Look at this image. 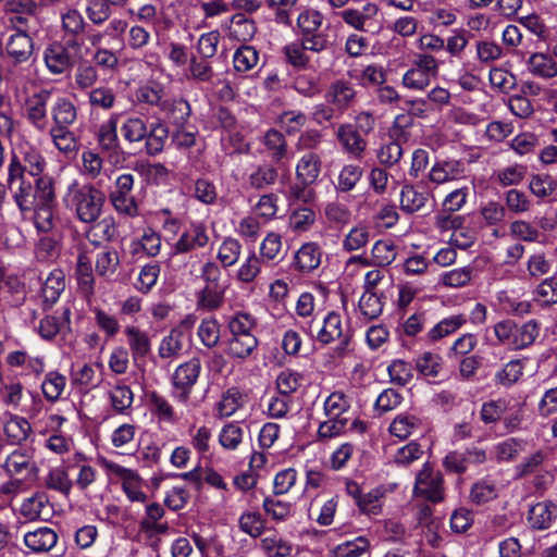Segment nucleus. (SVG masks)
<instances>
[{"instance_id": "nucleus-49", "label": "nucleus", "mask_w": 557, "mask_h": 557, "mask_svg": "<svg viewBox=\"0 0 557 557\" xmlns=\"http://www.w3.org/2000/svg\"><path fill=\"white\" fill-rule=\"evenodd\" d=\"M50 506L48 497L45 493H36L29 498L25 499L21 505V513L30 521L39 519L44 522L48 521V518H42V511H49Z\"/></svg>"}, {"instance_id": "nucleus-40", "label": "nucleus", "mask_w": 557, "mask_h": 557, "mask_svg": "<svg viewBox=\"0 0 557 557\" xmlns=\"http://www.w3.org/2000/svg\"><path fill=\"white\" fill-rule=\"evenodd\" d=\"M456 21V15L450 11L443 8H437L434 10H422V15L420 16V23H422V29L425 30H435L438 27H445L454 24Z\"/></svg>"}, {"instance_id": "nucleus-63", "label": "nucleus", "mask_w": 557, "mask_h": 557, "mask_svg": "<svg viewBox=\"0 0 557 557\" xmlns=\"http://www.w3.org/2000/svg\"><path fill=\"white\" fill-rule=\"evenodd\" d=\"M120 264V257L115 249H103L97 253L96 271L103 277L112 276Z\"/></svg>"}, {"instance_id": "nucleus-18", "label": "nucleus", "mask_w": 557, "mask_h": 557, "mask_svg": "<svg viewBox=\"0 0 557 557\" xmlns=\"http://www.w3.org/2000/svg\"><path fill=\"white\" fill-rule=\"evenodd\" d=\"M420 498H424L433 504L443 500L444 491L442 486V475L438 471H433L429 463H425L420 471Z\"/></svg>"}, {"instance_id": "nucleus-11", "label": "nucleus", "mask_w": 557, "mask_h": 557, "mask_svg": "<svg viewBox=\"0 0 557 557\" xmlns=\"http://www.w3.org/2000/svg\"><path fill=\"white\" fill-rule=\"evenodd\" d=\"M1 467L9 476L24 475L29 478L38 472L33 453L23 448H16L8 455Z\"/></svg>"}, {"instance_id": "nucleus-10", "label": "nucleus", "mask_w": 557, "mask_h": 557, "mask_svg": "<svg viewBox=\"0 0 557 557\" xmlns=\"http://www.w3.org/2000/svg\"><path fill=\"white\" fill-rule=\"evenodd\" d=\"M207 226L201 222H191L178 236L173 246L174 253H187L209 244Z\"/></svg>"}, {"instance_id": "nucleus-31", "label": "nucleus", "mask_w": 557, "mask_h": 557, "mask_svg": "<svg viewBox=\"0 0 557 557\" xmlns=\"http://www.w3.org/2000/svg\"><path fill=\"white\" fill-rule=\"evenodd\" d=\"M51 116L53 121L51 127L70 128L77 120V109L70 99L59 97L51 107Z\"/></svg>"}, {"instance_id": "nucleus-52", "label": "nucleus", "mask_w": 557, "mask_h": 557, "mask_svg": "<svg viewBox=\"0 0 557 557\" xmlns=\"http://www.w3.org/2000/svg\"><path fill=\"white\" fill-rule=\"evenodd\" d=\"M244 435V428L238 422H228L220 430L218 441L224 449L233 451L243 443Z\"/></svg>"}, {"instance_id": "nucleus-13", "label": "nucleus", "mask_w": 557, "mask_h": 557, "mask_svg": "<svg viewBox=\"0 0 557 557\" xmlns=\"http://www.w3.org/2000/svg\"><path fill=\"white\" fill-rule=\"evenodd\" d=\"M335 137L343 150L354 159L361 158L367 148V140L354 124H341L335 132Z\"/></svg>"}, {"instance_id": "nucleus-25", "label": "nucleus", "mask_w": 557, "mask_h": 557, "mask_svg": "<svg viewBox=\"0 0 557 557\" xmlns=\"http://www.w3.org/2000/svg\"><path fill=\"white\" fill-rule=\"evenodd\" d=\"M397 288L398 297L395 301L396 314L399 315L400 319H404L406 314L417 311L416 307L418 305V286L414 282L400 278Z\"/></svg>"}, {"instance_id": "nucleus-2", "label": "nucleus", "mask_w": 557, "mask_h": 557, "mask_svg": "<svg viewBox=\"0 0 557 557\" xmlns=\"http://www.w3.org/2000/svg\"><path fill=\"white\" fill-rule=\"evenodd\" d=\"M34 54L33 38L26 32L12 33L4 46V60L7 63L5 76L12 83H22L23 69L18 65L28 62Z\"/></svg>"}, {"instance_id": "nucleus-24", "label": "nucleus", "mask_w": 557, "mask_h": 557, "mask_svg": "<svg viewBox=\"0 0 557 557\" xmlns=\"http://www.w3.org/2000/svg\"><path fill=\"white\" fill-rule=\"evenodd\" d=\"M258 346V337L230 336L226 342L225 354L232 360L245 361L252 357Z\"/></svg>"}, {"instance_id": "nucleus-60", "label": "nucleus", "mask_w": 557, "mask_h": 557, "mask_svg": "<svg viewBox=\"0 0 557 557\" xmlns=\"http://www.w3.org/2000/svg\"><path fill=\"white\" fill-rule=\"evenodd\" d=\"M304 374L293 369L282 370L276 377L277 392L290 397L304 383Z\"/></svg>"}, {"instance_id": "nucleus-58", "label": "nucleus", "mask_w": 557, "mask_h": 557, "mask_svg": "<svg viewBox=\"0 0 557 557\" xmlns=\"http://www.w3.org/2000/svg\"><path fill=\"white\" fill-rule=\"evenodd\" d=\"M350 398L343 391L331 393L324 400V412L329 418H345L344 414L350 409Z\"/></svg>"}, {"instance_id": "nucleus-50", "label": "nucleus", "mask_w": 557, "mask_h": 557, "mask_svg": "<svg viewBox=\"0 0 557 557\" xmlns=\"http://www.w3.org/2000/svg\"><path fill=\"white\" fill-rule=\"evenodd\" d=\"M466 323V318L461 314L450 315L441 320L426 334L429 342H436L459 330Z\"/></svg>"}, {"instance_id": "nucleus-32", "label": "nucleus", "mask_w": 557, "mask_h": 557, "mask_svg": "<svg viewBox=\"0 0 557 557\" xmlns=\"http://www.w3.org/2000/svg\"><path fill=\"white\" fill-rule=\"evenodd\" d=\"M185 334L181 327H173L168 335L162 337L158 347V356L161 359H176L184 349Z\"/></svg>"}, {"instance_id": "nucleus-28", "label": "nucleus", "mask_w": 557, "mask_h": 557, "mask_svg": "<svg viewBox=\"0 0 557 557\" xmlns=\"http://www.w3.org/2000/svg\"><path fill=\"white\" fill-rule=\"evenodd\" d=\"M75 276L81 293L91 297L95 294V276L91 259L86 252H81L77 257Z\"/></svg>"}, {"instance_id": "nucleus-12", "label": "nucleus", "mask_w": 557, "mask_h": 557, "mask_svg": "<svg viewBox=\"0 0 557 557\" xmlns=\"http://www.w3.org/2000/svg\"><path fill=\"white\" fill-rule=\"evenodd\" d=\"M2 428L8 442L12 445H22L33 432L29 421L12 411L3 412Z\"/></svg>"}, {"instance_id": "nucleus-62", "label": "nucleus", "mask_w": 557, "mask_h": 557, "mask_svg": "<svg viewBox=\"0 0 557 557\" xmlns=\"http://www.w3.org/2000/svg\"><path fill=\"white\" fill-rule=\"evenodd\" d=\"M86 225L90 227L88 235H92L99 240L111 242L117 235L115 219L111 215L100 216L96 222Z\"/></svg>"}, {"instance_id": "nucleus-6", "label": "nucleus", "mask_w": 557, "mask_h": 557, "mask_svg": "<svg viewBox=\"0 0 557 557\" xmlns=\"http://www.w3.org/2000/svg\"><path fill=\"white\" fill-rule=\"evenodd\" d=\"M312 322L313 320L309 321L307 325L302 326V330L311 338L315 339L323 346L344 337H352L349 326L344 324L342 315L336 311H330L325 314L322 321V326L319 329L317 334H313L312 332Z\"/></svg>"}, {"instance_id": "nucleus-23", "label": "nucleus", "mask_w": 557, "mask_h": 557, "mask_svg": "<svg viewBox=\"0 0 557 557\" xmlns=\"http://www.w3.org/2000/svg\"><path fill=\"white\" fill-rule=\"evenodd\" d=\"M42 485L47 490L57 492L64 497H69L74 487L67 469L62 466L49 468L42 478Z\"/></svg>"}, {"instance_id": "nucleus-14", "label": "nucleus", "mask_w": 557, "mask_h": 557, "mask_svg": "<svg viewBox=\"0 0 557 557\" xmlns=\"http://www.w3.org/2000/svg\"><path fill=\"white\" fill-rule=\"evenodd\" d=\"M67 47L61 42H53L45 49L44 61L51 74L60 75L72 69L74 58Z\"/></svg>"}, {"instance_id": "nucleus-34", "label": "nucleus", "mask_w": 557, "mask_h": 557, "mask_svg": "<svg viewBox=\"0 0 557 557\" xmlns=\"http://www.w3.org/2000/svg\"><path fill=\"white\" fill-rule=\"evenodd\" d=\"M161 249V236L151 227L143 231L139 238L131 243V252L133 255L144 253L147 257H156Z\"/></svg>"}, {"instance_id": "nucleus-51", "label": "nucleus", "mask_w": 557, "mask_h": 557, "mask_svg": "<svg viewBox=\"0 0 557 557\" xmlns=\"http://www.w3.org/2000/svg\"><path fill=\"white\" fill-rule=\"evenodd\" d=\"M255 22L243 13L234 14L230 22V36L238 41H248L256 34Z\"/></svg>"}, {"instance_id": "nucleus-39", "label": "nucleus", "mask_w": 557, "mask_h": 557, "mask_svg": "<svg viewBox=\"0 0 557 557\" xmlns=\"http://www.w3.org/2000/svg\"><path fill=\"white\" fill-rule=\"evenodd\" d=\"M20 182L17 188L13 191V199L23 218H27L37 206L36 195L34 194L30 182L24 177L17 178Z\"/></svg>"}, {"instance_id": "nucleus-64", "label": "nucleus", "mask_w": 557, "mask_h": 557, "mask_svg": "<svg viewBox=\"0 0 557 557\" xmlns=\"http://www.w3.org/2000/svg\"><path fill=\"white\" fill-rule=\"evenodd\" d=\"M506 209L513 214H523L532 209V201L528 195L519 189L512 188L504 196Z\"/></svg>"}, {"instance_id": "nucleus-19", "label": "nucleus", "mask_w": 557, "mask_h": 557, "mask_svg": "<svg viewBox=\"0 0 557 557\" xmlns=\"http://www.w3.org/2000/svg\"><path fill=\"white\" fill-rule=\"evenodd\" d=\"M123 332L126 337L132 358L135 361L145 359L151 351V339L149 334L134 324L126 325Z\"/></svg>"}, {"instance_id": "nucleus-41", "label": "nucleus", "mask_w": 557, "mask_h": 557, "mask_svg": "<svg viewBox=\"0 0 557 557\" xmlns=\"http://www.w3.org/2000/svg\"><path fill=\"white\" fill-rule=\"evenodd\" d=\"M169 128L161 122L151 123L149 125L147 137L145 138V149L148 156L159 154L168 140Z\"/></svg>"}, {"instance_id": "nucleus-53", "label": "nucleus", "mask_w": 557, "mask_h": 557, "mask_svg": "<svg viewBox=\"0 0 557 557\" xmlns=\"http://www.w3.org/2000/svg\"><path fill=\"white\" fill-rule=\"evenodd\" d=\"M258 50L248 45H244L236 49L233 55L234 70L238 73H246L255 69L259 63Z\"/></svg>"}, {"instance_id": "nucleus-26", "label": "nucleus", "mask_w": 557, "mask_h": 557, "mask_svg": "<svg viewBox=\"0 0 557 557\" xmlns=\"http://www.w3.org/2000/svg\"><path fill=\"white\" fill-rule=\"evenodd\" d=\"M225 285H203L196 293V308L203 311L218 310L224 302Z\"/></svg>"}, {"instance_id": "nucleus-30", "label": "nucleus", "mask_w": 557, "mask_h": 557, "mask_svg": "<svg viewBox=\"0 0 557 557\" xmlns=\"http://www.w3.org/2000/svg\"><path fill=\"white\" fill-rule=\"evenodd\" d=\"M58 535L54 530L48 527H40L28 532L24 536L25 545L35 553L50 550L57 544Z\"/></svg>"}, {"instance_id": "nucleus-46", "label": "nucleus", "mask_w": 557, "mask_h": 557, "mask_svg": "<svg viewBox=\"0 0 557 557\" xmlns=\"http://www.w3.org/2000/svg\"><path fill=\"white\" fill-rule=\"evenodd\" d=\"M66 386V377L58 371L46 373L41 382V392L44 397L50 401H58Z\"/></svg>"}, {"instance_id": "nucleus-20", "label": "nucleus", "mask_w": 557, "mask_h": 557, "mask_svg": "<svg viewBox=\"0 0 557 557\" xmlns=\"http://www.w3.org/2000/svg\"><path fill=\"white\" fill-rule=\"evenodd\" d=\"M321 172V158L313 151L306 152L296 164V178L301 186L313 184Z\"/></svg>"}, {"instance_id": "nucleus-48", "label": "nucleus", "mask_w": 557, "mask_h": 557, "mask_svg": "<svg viewBox=\"0 0 557 557\" xmlns=\"http://www.w3.org/2000/svg\"><path fill=\"white\" fill-rule=\"evenodd\" d=\"M510 408V398L499 397L483 403L480 410V418L485 424L498 422Z\"/></svg>"}, {"instance_id": "nucleus-47", "label": "nucleus", "mask_w": 557, "mask_h": 557, "mask_svg": "<svg viewBox=\"0 0 557 557\" xmlns=\"http://www.w3.org/2000/svg\"><path fill=\"white\" fill-rule=\"evenodd\" d=\"M88 103L91 109L110 111L115 107L116 92L109 86H98L87 92Z\"/></svg>"}, {"instance_id": "nucleus-7", "label": "nucleus", "mask_w": 557, "mask_h": 557, "mask_svg": "<svg viewBox=\"0 0 557 557\" xmlns=\"http://www.w3.org/2000/svg\"><path fill=\"white\" fill-rule=\"evenodd\" d=\"M323 17L315 10H307L299 14L297 24L301 33V39L305 40L310 51L320 52L326 45V36L320 32Z\"/></svg>"}, {"instance_id": "nucleus-21", "label": "nucleus", "mask_w": 557, "mask_h": 557, "mask_svg": "<svg viewBox=\"0 0 557 557\" xmlns=\"http://www.w3.org/2000/svg\"><path fill=\"white\" fill-rule=\"evenodd\" d=\"M66 286L65 273L61 269H53L45 278L40 295L47 307L53 306L64 292Z\"/></svg>"}, {"instance_id": "nucleus-57", "label": "nucleus", "mask_w": 557, "mask_h": 557, "mask_svg": "<svg viewBox=\"0 0 557 557\" xmlns=\"http://www.w3.org/2000/svg\"><path fill=\"white\" fill-rule=\"evenodd\" d=\"M383 294L376 292H363L359 299L360 314L367 320H373L383 312Z\"/></svg>"}, {"instance_id": "nucleus-4", "label": "nucleus", "mask_w": 557, "mask_h": 557, "mask_svg": "<svg viewBox=\"0 0 557 557\" xmlns=\"http://www.w3.org/2000/svg\"><path fill=\"white\" fill-rule=\"evenodd\" d=\"M201 373V362L198 358L181 363L171 376V396L180 405H187L190 395Z\"/></svg>"}, {"instance_id": "nucleus-15", "label": "nucleus", "mask_w": 557, "mask_h": 557, "mask_svg": "<svg viewBox=\"0 0 557 557\" xmlns=\"http://www.w3.org/2000/svg\"><path fill=\"white\" fill-rule=\"evenodd\" d=\"M322 261V250L317 243H305L295 252L292 265L302 275H307L317 270Z\"/></svg>"}, {"instance_id": "nucleus-33", "label": "nucleus", "mask_w": 557, "mask_h": 557, "mask_svg": "<svg viewBox=\"0 0 557 557\" xmlns=\"http://www.w3.org/2000/svg\"><path fill=\"white\" fill-rule=\"evenodd\" d=\"M117 121L119 114L115 113L99 125L96 139L102 151H113L119 148Z\"/></svg>"}, {"instance_id": "nucleus-36", "label": "nucleus", "mask_w": 557, "mask_h": 557, "mask_svg": "<svg viewBox=\"0 0 557 557\" xmlns=\"http://www.w3.org/2000/svg\"><path fill=\"white\" fill-rule=\"evenodd\" d=\"M396 485H381L364 495H361L357 506L363 513L379 515L382 510L383 498L385 495L394 490Z\"/></svg>"}, {"instance_id": "nucleus-16", "label": "nucleus", "mask_w": 557, "mask_h": 557, "mask_svg": "<svg viewBox=\"0 0 557 557\" xmlns=\"http://www.w3.org/2000/svg\"><path fill=\"white\" fill-rule=\"evenodd\" d=\"M5 362L12 368H20L25 375L38 377L45 372L46 362L42 356H33L26 350L10 351Z\"/></svg>"}, {"instance_id": "nucleus-27", "label": "nucleus", "mask_w": 557, "mask_h": 557, "mask_svg": "<svg viewBox=\"0 0 557 557\" xmlns=\"http://www.w3.org/2000/svg\"><path fill=\"white\" fill-rule=\"evenodd\" d=\"M107 397L113 411L120 414H126L134 403L132 388L122 381L110 386L107 392Z\"/></svg>"}, {"instance_id": "nucleus-54", "label": "nucleus", "mask_w": 557, "mask_h": 557, "mask_svg": "<svg viewBox=\"0 0 557 557\" xmlns=\"http://www.w3.org/2000/svg\"><path fill=\"white\" fill-rule=\"evenodd\" d=\"M82 165L79 172L88 180H96L103 170L104 160L95 149H86L81 156Z\"/></svg>"}, {"instance_id": "nucleus-8", "label": "nucleus", "mask_w": 557, "mask_h": 557, "mask_svg": "<svg viewBox=\"0 0 557 557\" xmlns=\"http://www.w3.org/2000/svg\"><path fill=\"white\" fill-rule=\"evenodd\" d=\"M49 98V91L41 90L27 97L24 103V115L27 122L39 133H47L51 127L47 108Z\"/></svg>"}, {"instance_id": "nucleus-17", "label": "nucleus", "mask_w": 557, "mask_h": 557, "mask_svg": "<svg viewBox=\"0 0 557 557\" xmlns=\"http://www.w3.org/2000/svg\"><path fill=\"white\" fill-rule=\"evenodd\" d=\"M324 98L329 104H333L335 110L343 114L352 104L356 90L350 82L338 79L329 86Z\"/></svg>"}, {"instance_id": "nucleus-61", "label": "nucleus", "mask_w": 557, "mask_h": 557, "mask_svg": "<svg viewBox=\"0 0 557 557\" xmlns=\"http://www.w3.org/2000/svg\"><path fill=\"white\" fill-rule=\"evenodd\" d=\"M539 336V324L534 320H530L522 325L515 323V334L512 339V348L522 349L534 343Z\"/></svg>"}, {"instance_id": "nucleus-3", "label": "nucleus", "mask_w": 557, "mask_h": 557, "mask_svg": "<svg viewBox=\"0 0 557 557\" xmlns=\"http://www.w3.org/2000/svg\"><path fill=\"white\" fill-rule=\"evenodd\" d=\"M46 166L47 162L40 150L29 143H23L12 152L8 168V184L12 185L17 178L24 177L25 173L39 176Z\"/></svg>"}, {"instance_id": "nucleus-55", "label": "nucleus", "mask_w": 557, "mask_h": 557, "mask_svg": "<svg viewBox=\"0 0 557 557\" xmlns=\"http://www.w3.org/2000/svg\"><path fill=\"white\" fill-rule=\"evenodd\" d=\"M77 473L73 481L74 487L81 492L87 491L91 485L95 484L98 478V471L96 468L85 462V456L77 454Z\"/></svg>"}, {"instance_id": "nucleus-45", "label": "nucleus", "mask_w": 557, "mask_h": 557, "mask_svg": "<svg viewBox=\"0 0 557 557\" xmlns=\"http://www.w3.org/2000/svg\"><path fill=\"white\" fill-rule=\"evenodd\" d=\"M52 140L54 148L65 156L75 153L77 150V139L70 128L50 127L47 132Z\"/></svg>"}, {"instance_id": "nucleus-38", "label": "nucleus", "mask_w": 557, "mask_h": 557, "mask_svg": "<svg viewBox=\"0 0 557 557\" xmlns=\"http://www.w3.org/2000/svg\"><path fill=\"white\" fill-rule=\"evenodd\" d=\"M527 64L529 71L535 76L546 79L557 76V62L546 53H532Z\"/></svg>"}, {"instance_id": "nucleus-43", "label": "nucleus", "mask_w": 557, "mask_h": 557, "mask_svg": "<svg viewBox=\"0 0 557 557\" xmlns=\"http://www.w3.org/2000/svg\"><path fill=\"white\" fill-rule=\"evenodd\" d=\"M148 129L147 121L139 115L127 116L121 126L122 136L131 144L143 141L147 137Z\"/></svg>"}, {"instance_id": "nucleus-37", "label": "nucleus", "mask_w": 557, "mask_h": 557, "mask_svg": "<svg viewBox=\"0 0 557 557\" xmlns=\"http://www.w3.org/2000/svg\"><path fill=\"white\" fill-rule=\"evenodd\" d=\"M150 410L157 418L158 422L174 425L178 422L180 417L176 414L172 404L162 395L152 392L149 395Z\"/></svg>"}, {"instance_id": "nucleus-29", "label": "nucleus", "mask_w": 557, "mask_h": 557, "mask_svg": "<svg viewBox=\"0 0 557 557\" xmlns=\"http://www.w3.org/2000/svg\"><path fill=\"white\" fill-rule=\"evenodd\" d=\"M61 28L65 36L73 38L67 40V46L78 48L79 44L75 39L81 36L86 28V23L81 12L73 8H69L62 12Z\"/></svg>"}, {"instance_id": "nucleus-56", "label": "nucleus", "mask_w": 557, "mask_h": 557, "mask_svg": "<svg viewBox=\"0 0 557 557\" xmlns=\"http://www.w3.org/2000/svg\"><path fill=\"white\" fill-rule=\"evenodd\" d=\"M418 426V418L412 412H403L395 417L389 425V433L399 440L408 438Z\"/></svg>"}, {"instance_id": "nucleus-22", "label": "nucleus", "mask_w": 557, "mask_h": 557, "mask_svg": "<svg viewBox=\"0 0 557 557\" xmlns=\"http://www.w3.org/2000/svg\"><path fill=\"white\" fill-rule=\"evenodd\" d=\"M226 327L230 336L257 337L258 320L249 312L236 311L226 318Z\"/></svg>"}, {"instance_id": "nucleus-1", "label": "nucleus", "mask_w": 557, "mask_h": 557, "mask_svg": "<svg viewBox=\"0 0 557 557\" xmlns=\"http://www.w3.org/2000/svg\"><path fill=\"white\" fill-rule=\"evenodd\" d=\"M61 201L78 222L86 225L96 222L102 215L106 196L95 185L73 178L65 186Z\"/></svg>"}, {"instance_id": "nucleus-9", "label": "nucleus", "mask_w": 557, "mask_h": 557, "mask_svg": "<svg viewBox=\"0 0 557 557\" xmlns=\"http://www.w3.org/2000/svg\"><path fill=\"white\" fill-rule=\"evenodd\" d=\"M377 14L379 8L373 2H366L338 12L339 17L345 24L358 32H368L374 26Z\"/></svg>"}, {"instance_id": "nucleus-35", "label": "nucleus", "mask_w": 557, "mask_h": 557, "mask_svg": "<svg viewBox=\"0 0 557 557\" xmlns=\"http://www.w3.org/2000/svg\"><path fill=\"white\" fill-rule=\"evenodd\" d=\"M24 386L18 381H11L0 385V403L12 410L28 413L29 410L23 406Z\"/></svg>"}, {"instance_id": "nucleus-44", "label": "nucleus", "mask_w": 557, "mask_h": 557, "mask_svg": "<svg viewBox=\"0 0 557 557\" xmlns=\"http://www.w3.org/2000/svg\"><path fill=\"white\" fill-rule=\"evenodd\" d=\"M243 406L242 393L237 388H228L214 405L215 417L223 419L233 416Z\"/></svg>"}, {"instance_id": "nucleus-59", "label": "nucleus", "mask_w": 557, "mask_h": 557, "mask_svg": "<svg viewBox=\"0 0 557 557\" xmlns=\"http://www.w3.org/2000/svg\"><path fill=\"white\" fill-rule=\"evenodd\" d=\"M242 255V244L231 236L225 237L220 244L216 258L222 267L230 268L234 265Z\"/></svg>"}, {"instance_id": "nucleus-5", "label": "nucleus", "mask_w": 557, "mask_h": 557, "mask_svg": "<svg viewBox=\"0 0 557 557\" xmlns=\"http://www.w3.org/2000/svg\"><path fill=\"white\" fill-rule=\"evenodd\" d=\"M100 465L109 475L116 478L121 482L122 488L131 502H146L147 495L143 490V480L135 470L125 468L106 458L100 459Z\"/></svg>"}, {"instance_id": "nucleus-42", "label": "nucleus", "mask_w": 557, "mask_h": 557, "mask_svg": "<svg viewBox=\"0 0 557 557\" xmlns=\"http://www.w3.org/2000/svg\"><path fill=\"white\" fill-rule=\"evenodd\" d=\"M197 336L205 347H216L221 337V324L218 319L213 315L203 318L197 329Z\"/></svg>"}]
</instances>
